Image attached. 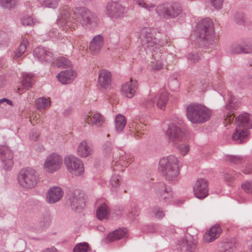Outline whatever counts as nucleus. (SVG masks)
<instances>
[{"instance_id":"1","label":"nucleus","mask_w":252,"mask_h":252,"mask_svg":"<svg viewBox=\"0 0 252 252\" xmlns=\"http://www.w3.org/2000/svg\"><path fill=\"white\" fill-rule=\"evenodd\" d=\"M58 20L64 24L66 28L73 31L77 27L78 22L82 26H95L98 18L85 7H75L74 9H71L65 5L60 8Z\"/></svg>"},{"instance_id":"2","label":"nucleus","mask_w":252,"mask_h":252,"mask_svg":"<svg viewBox=\"0 0 252 252\" xmlns=\"http://www.w3.org/2000/svg\"><path fill=\"white\" fill-rule=\"evenodd\" d=\"M212 111L204 105L191 103L186 107V116L193 124H200L208 121L211 118Z\"/></svg>"},{"instance_id":"3","label":"nucleus","mask_w":252,"mask_h":252,"mask_svg":"<svg viewBox=\"0 0 252 252\" xmlns=\"http://www.w3.org/2000/svg\"><path fill=\"white\" fill-rule=\"evenodd\" d=\"M158 169L168 181H177L179 175L178 158L173 155L162 158L159 161Z\"/></svg>"},{"instance_id":"4","label":"nucleus","mask_w":252,"mask_h":252,"mask_svg":"<svg viewBox=\"0 0 252 252\" xmlns=\"http://www.w3.org/2000/svg\"><path fill=\"white\" fill-rule=\"evenodd\" d=\"M196 35L204 42V46L212 49L217 42L214 35L212 21L209 18L201 20L197 26Z\"/></svg>"},{"instance_id":"5","label":"nucleus","mask_w":252,"mask_h":252,"mask_svg":"<svg viewBox=\"0 0 252 252\" xmlns=\"http://www.w3.org/2000/svg\"><path fill=\"white\" fill-rule=\"evenodd\" d=\"M18 179L21 187L29 189L34 188L38 182L36 171L31 168L21 170L19 173Z\"/></svg>"},{"instance_id":"6","label":"nucleus","mask_w":252,"mask_h":252,"mask_svg":"<svg viewBox=\"0 0 252 252\" xmlns=\"http://www.w3.org/2000/svg\"><path fill=\"white\" fill-rule=\"evenodd\" d=\"M169 142L172 144L182 142L186 138V131L181 123L172 122L168 126L166 131Z\"/></svg>"},{"instance_id":"7","label":"nucleus","mask_w":252,"mask_h":252,"mask_svg":"<svg viewBox=\"0 0 252 252\" xmlns=\"http://www.w3.org/2000/svg\"><path fill=\"white\" fill-rule=\"evenodd\" d=\"M64 164L67 170L73 175L80 176L85 171L83 161L74 155H68L64 158Z\"/></svg>"},{"instance_id":"8","label":"nucleus","mask_w":252,"mask_h":252,"mask_svg":"<svg viewBox=\"0 0 252 252\" xmlns=\"http://www.w3.org/2000/svg\"><path fill=\"white\" fill-rule=\"evenodd\" d=\"M63 163L62 157L59 154L54 153L49 155L45 159L43 168L47 173H53L59 170Z\"/></svg>"},{"instance_id":"9","label":"nucleus","mask_w":252,"mask_h":252,"mask_svg":"<svg viewBox=\"0 0 252 252\" xmlns=\"http://www.w3.org/2000/svg\"><path fill=\"white\" fill-rule=\"evenodd\" d=\"M155 32L150 28H144L141 30L140 37L142 44L145 47H154L152 49L154 52H157L158 45L157 40L155 37Z\"/></svg>"},{"instance_id":"10","label":"nucleus","mask_w":252,"mask_h":252,"mask_svg":"<svg viewBox=\"0 0 252 252\" xmlns=\"http://www.w3.org/2000/svg\"><path fill=\"white\" fill-rule=\"evenodd\" d=\"M106 14L112 18L122 17L126 12V9L121 4L116 1L108 2L106 5Z\"/></svg>"},{"instance_id":"11","label":"nucleus","mask_w":252,"mask_h":252,"mask_svg":"<svg viewBox=\"0 0 252 252\" xmlns=\"http://www.w3.org/2000/svg\"><path fill=\"white\" fill-rule=\"evenodd\" d=\"M194 195L199 199L206 198L209 194L208 181L204 179H199L196 181L193 189Z\"/></svg>"},{"instance_id":"12","label":"nucleus","mask_w":252,"mask_h":252,"mask_svg":"<svg viewBox=\"0 0 252 252\" xmlns=\"http://www.w3.org/2000/svg\"><path fill=\"white\" fill-rule=\"evenodd\" d=\"M69 200L72 209L75 211H79L85 205L84 194L79 190H75L71 192Z\"/></svg>"},{"instance_id":"13","label":"nucleus","mask_w":252,"mask_h":252,"mask_svg":"<svg viewBox=\"0 0 252 252\" xmlns=\"http://www.w3.org/2000/svg\"><path fill=\"white\" fill-rule=\"evenodd\" d=\"M0 159L5 170H9L12 166L13 154L7 146H0Z\"/></svg>"},{"instance_id":"14","label":"nucleus","mask_w":252,"mask_h":252,"mask_svg":"<svg viewBox=\"0 0 252 252\" xmlns=\"http://www.w3.org/2000/svg\"><path fill=\"white\" fill-rule=\"evenodd\" d=\"M76 154L81 158H86L91 157L94 153L93 146L87 140H84L80 142L76 148Z\"/></svg>"},{"instance_id":"15","label":"nucleus","mask_w":252,"mask_h":252,"mask_svg":"<svg viewBox=\"0 0 252 252\" xmlns=\"http://www.w3.org/2000/svg\"><path fill=\"white\" fill-rule=\"evenodd\" d=\"M137 89V82L130 80L122 85L121 91L123 95L130 98L134 96Z\"/></svg>"},{"instance_id":"16","label":"nucleus","mask_w":252,"mask_h":252,"mask_svg":"<svg viewBox=\"0 0 252 252\" xmlns=\"http://www.w3.org/2000/svg\"><path fill=\"white\" fill-rule=\"evenodd\" d=\"M222 232V229L220 225L216 224L211 227L205 233L203 240L206 243H211L217 239Z\"/></svg>"},{"instance_id":"17","label":"nucleus","mask_w":252,"mask_h":252,"mask_svg":"<svg viewBox=\"0 0 252 252\" xmlns=\"http://www.w3.org/2000/svg\"><path fill=\"white\" fill-rule=\"evenodd\" d=\"M111 73L108 70L106 69L100 70L98 79L99 86L105 89L110 88L111 85Z\"/></svg>"},{"instance_id":"18","label":"nucleus","mask_w":252,"mask_h":252,"mask_svg":"<svg viewBox=\"0 0 252 252\" xmlns=\"http://www.w3.org/2000/svg\"><path fill=\"white\" fill-rule=\"evenodd\" d=\"M104 117L100 113H95L93 116L87 115L84 117L86 124H90L92 126L97 127H101L105 122Z\"/></svg>"},{"instance_id":"19","label":"nucleus","mask_w":252,"mask_h":252,"mask_svg":"<svg viewBox=\"0 0 252 252\" xmlns=\"http://www.w3.org/2000/svg\"><path fill=\"white\" fill-rule=\"evenodd\" d=\"M63 195V191L59 187H53L48 191L46 200L49 203H55L61 199Z\"/></svg>"},{"instance_id":"20","label":"nucleus","mask_w":252,"mask_h":252,"mask_svg":"<svg viewBox=\"0 0 252 252\" xmlns=\"http://www.w3.org/2000/svg\"><path fill=\"white\" fill-rule=\"evenodd\" d=\"M76 76V73L72 70H63L60 72L57 78L63 84H69L72 82Z\"/></svg>"},{"instance_id":"21","label":"nucleus","mask_w":252,"mask_h":252,"mask_svg":"<svg viewBox=\"0 0 252 252\" xmlns=\"http://www.w3.org/2000/svg\"><path fill=\"white\" fill-rule=\"evenodd\" d=\"M33 55L41 62L51 61L52 53L46 51L44 48L38 47L33 51Z\"/></svg>"},{"instance_id":"22","label":"nucleus","mask_w":252,"mask_h":252,"mask_svg":"<svg viewBox=\"0 0 252 252\" xmlns=\"http://www.w3.org/2000/svg\"><path fill=\"white\" fill-rule=\"evenodd\" d=\"M156 193L160 200L166 201L172 197V193L163 183L159 184L157 188Z\"/></svg>"},{"instance_id":"23","label":"nucleus","mask_w":252,"mask_h":252,"mask_svg":"<svg viewBox=\"0 0 252 252\" xmlns=\"http://www.w3.org/2000/svg\"><path fill=\"white\" fill-rule=\"evenodd\" d=\"M104 44V38L102 35L98 34L94 36L91 41L89 49L94 53H97Z\"/></svg>"},{"instance_id":"24","label":"nucleus","mask_w":252,"mask_h":252,"mask_svg":"<svg viewBox=\"0 0 252 252\" xmlns=\"http://www.w3.org/2000/svg\"><path fill=\"white\" fill-rule=\"evenodd\" d=\"M179 245L186 250L192 252L196 248V241L193 236L188 234L186 236L185 239L179 241Z\"/></svg>"},{"instance_id":"25","label":"nucleus","mask_w":252,"mask_h":252,"mask_svg":"<svg viewBox=\"0 0 252 252\" xmlns=\"http://www.w3.org/2000/svg\"><path fill=\"white\" fill-rule=\"evenodd\" d=\"M237 126L242 127L246 129H250L252 127V120L250 115L247 113H244L240 115L236 119Z\"/></svg>"},{"instance_id":"26","label":"nucleus","mask_w":252,"mask_h":252,"mask_svg":"<svg viewBox=\"0 0 252 252\" xmlns=\"http://www.w3.org/2000/svg\"><path fill=\"white\" fill-rule=\"evenodd\" d=\"M99 202H97L98 206L96 210V217L99 220L107 219L110 214V209L106 203L102 202L99 204Z\"/></svg>"},{"instance_id":"27","label":"nucleus","mask_w":252,"mask_h":252,"mask_svg":"<svg viewBox=\"0 0 252 252\" xmlns=\"http://www.w3.org/2000/svg\"><path fill=\"white\" fill-rule=\"evenodd\" d=\"M233 103L232 98L228 100V103L227 104L224 108V120L226 122L231 123L234 118V115L233 110L234 109Z\"/></svg>"},{"instance_id":"28","label":"nucleus","mask_w":252,"mask_h":252,"mask_svg":"<svg viewBox=\"0 0 252 252\" xmlns=\"http://www.w3.org/2000/svg\"><path fill=\"white\" fill-rule=\"evenodd\" d=\"M248 129L237 126L234 132L232 134V138L234 141L241 143L248 135Z\"/></svg>"},{"instance_id":"29","label":"nucleus","mask_w":252,"mask_h":252,"mask_svg":"<svg viewBox=\"0 0 252 252\" xmlns=\"http://www.w3.org/2000/svg\"><path fill=\"white\" fill-rule=\"evenodd\" d=\"M29 45V41L26 38H23L17 49L14 52L13 59L16 60L20 58L26 51L27 46Z\"/></svg>"},{"instance_id":"30","label":"nucleus","mask_w":252,"mask_h":252,"mask_svg":"<svg viewBox=\"0 0 252 252\" xmlns=\"http://www.w3.org/2000/svg\"><path fill=\"white\" fill-rule=\"evenodd\" d=\"M33 75L29 73H23V79L22 80V84L23 88H18V93L19 94L23 93V89L28 90L29 88L32 87V78Z\"/></svg>"},{"instance_id":"31","label":"nucleus","mask_w":252,"mask_h":252,"mask_svg":"<svg viewBox=\"0 0 252 252\" xmlns=\"http://www.w3.org/2000/svg\"><path fill=\"white\" fill-rule=\"evenodd\" d=\"M127 230L126 229H119L109 233L106 240L108 242H113L119 240L126 236Z\"/></svg>"},{"instance_id":"32","label":"nucleus","mask_w":252,"mask_h":252,"mask_svg":"<svg viewBox=\"0 0 252 252\" xmlns=\"http://www.w3.org/2000/svg\"><path fill=\"white\" fill-rule=\"evenodd\" d=\"M160 53L153 54V61L152 62L151 67L154 71H158L163 68V58Z\"/></svg>"},{"instance_id":"33","label":"nucleus","mask_w":252,"mask_h":252,"mask_svg":"<svg viewBox=\"0 0 252 252\" xmlns=\"http://www.w3.org/2000/svg\"><path fill=\"white\" fill-rule=\"evenodd\" d=\"M133 160V157L130 153L122 152L120 154L119 159L117 161V163L122 167H126Z\"/></svg>"},{"instance_id":"34","label":"nucleus","mask_w":252,"mask_h":252,"mask_svg":"<svg viewBox=\"0 0 252 252\" xmlns=\"http://www.w3.org/2000/svg\"><path fill=\"white\" fill-rule=\"evenodd\" d=\"M184 141V140L182 142L172 144L176 147L178 152L182 156L187 155L190 151L189 145Z\"/></svg>"},{"instance_id":"35","label":"nucleus","mask_w":252,"mask_h":252,"mask_svg":"<svg viewBox=\"0 0 252 252\" xmlns=\"http://www.w3.org/2000/svg\"><path fill=\"white\" fill-rule=\"evenodd\" d=\"M126 121L125 117L121 114L116 116L115 120V129L117 132H122L126 125Z\"/></svg>"},{"instance_id":"36","label":"nucleus","mask_w":252,"mask_h":252,"mask_svg":"<svg viewBox=\"0 0 252 252\" xmlns=\"http://www.w3.org/2000/svg\"><path fill=\"white\" fill-rule=\"evenodd\" d=\"M168 94L166 92H163L157 96V106L162 110H164L166 104L168 100Z\"/></svg>"},{"instance_id":"37","label":"nucleus","mask_w":252,"mask_h":252,"mask_svg":"<svg viewBox=\"0 0 252 252\" xmlns=\"http://www.w3.org/2000/svg\"><path fill=\"white\" fill-rule=\"evenodd\" d=\"M35 104L37 109H44L50 105L51 101L48 98L41 97L35 100Z\"/></svg>"},{"instance_id":"38","label":"nucleus","mask_w":252,"mask_h":252,"mask_svg":"<svg viewBox=\"0 0 252 252\" xmlns=\"http://www.w3.org/2000/svg\"><path fill=\"white\" fill-rule=\"evenodd\" d=\"M55 64L58 67L61 68L70 67L71 66L70 61L66 57L63 56L58 57L55 61Z\"/></svg>"},{"instance_id":"39","label":"nucleus","mask_w":252,"mask_h":252,"mask_svg":"<svg viewBox=\"0 0 252 252\" xmlns=\"http://www.w3.org/2000/svg\"><path fill=\"white\" fill-rule=\"evenodd\" d=\"M182 8L179 3H174L169 7V18L178 16L182 12Z\"/></svg>"},{"instance_id":"40","label":"nucleus","mask_w":252,"mask_h":252,"mask_svg":"<svg viewBox=\"0 0 252 252\" xmlns=\"http://www.w3.org/2000/svg\"><path fill=\"white\" fill-rule=\"evenodd\" d=\"M158 14L163 18H169V7L167 4L162 3L159 5L156 9Z\"/></svg>"},{"instance_id":"41","label":"nucleus","mask_w":252,"mask_h":252,"mask_svg":"<svg viewBox=\"0 0 252 252\" xmlns=\"http://www.w3.org/2000/svg\"><path fill=\"white\" fill-rule=\"evenodd\" d=\"M38 1L42 6L51 8H56L59 2V0H38Z\"/></svg>"},{"instance_id":"42","label":"nucleus","mask_w":252,"mask_h":252,"mask_svg":"<svg viewBox=\"0 0 252 252\" xmlns=\"http://www.w3.org/2000/svg\"><path fill=\"white\" fill-rule=\"evenodd\" d=\"M120 177L119 175H113L110 181V185L111 189L113 190H116L120 185Z\"/></svg>"},{"instance_id":"43","label":"nucleus","mask_w":252,"mask_h":252,"mask_svg":"<svg viewBox=\"0 0 252 252\" xmlns=\"http://www.w3.org/2000/svg\"><path fill=\"white\" fill-rule=\"evenodd\" d=\"M88 251L89 245L86 242L77 244L73 249V252H88Z\"/></svg>"},{"instance_id":"44","label":"nucleus","mask_w":252,"mask_h":252,"mask_svg":"<svg viewBox=\"0 0 252 252\" xmlns=\"http://www.w3.org/2000/svg\"><path fill=\"white\" fill-rule=\"evenodd\" d=\"M152 213L155 218L158 220L162 219L165 216L164 211L158 206H155L152 209Z\"/></svg>"},{"instance_id":"45","label":"nucleus","mask_w":252,"mask_h":252,"mask_svg":"<svg viewBox=\"0 0 252 252\" xmlns=\"http://www.w3.org/2000/svg\"><path fill=\"white\" fill-rule=\"evenodd\" d=\"M225 160L233 163L238 164L241 163L243 159L240 156L227 155L225 156Z\"/></svg>"},{"instance_id":"46","label":"nucleus","mask_w":252,"mask_h":252,"mask_svg":"<svg viewBox=\"0 0 252 252\" xmlns=\"http://www.w3.org/2000/svg\"><path fill=\"white\" fill-rule=\"evenodd\" d=\"M187 58L191 63H196L198 62L201 59V56L196 52L190 53L188 54Z\"/></svg>"},{"instance_id":"47","label":"nucleus","mask_w":252,"mask_h":252,"mask_svg":"<svg viewBox=\"0 0 252 252\" xmlns=\"http://www.w3.org/2000/svg\"><path fill=\"white\" fill-rule=\"evenodd\" d=\"M137 3L139 6L144 8L149 11H150L155 7V5L154 4L152 3H147L144 0H138Z\"/></svg>"},{"instance_id":"48","label":"nucleus","mask_w":252,"mask_h":252,"mask_svg":"<svg viewBox=\"0 0 252 252\" xmlns=\"http://www.w3.org/2000/svg\"><path fill=\"white\" fill-rule=\"evenodd\" d=\"M245 48L243 44H237L233 45L230 49V53L232 54L244 53Z\"/></svg>"},{"instance_id":"49","label":"nucleus","mask_w":252,"mask_h":252,"mask_svg":"<svg viewBox=\"0 0 252 252\" xmlns=\"http://www.w3.org/2000/svg\"><path fill=\"white\" fill-rule=\"evenodd\" d=\"M9 39L6 33L0 31V46L7 47L8 45Z\"/></svg>"},{"instance_id":"50","label":"nucleus","mask_w":252,"mask_h":252,"mask_svg":"<svg viewBox=\"0 0 252 252\" xmlns=\"http://www.w3.org/2000/svg\"><path fill=\"white\" fill-rule=\"evenodd\" d=\"M17 0H0L1 6L7 8H10L14 6Z\"/></svg>"},{"instance_id":"51","label":"nucleus","mask_w":252,"mask_h":252,"mask_svg":"<svg viewBox=\"0 0 252 252\" xmlns=\"http://www.w3.org/2000/svg\"><path fill=\"white\" fill-rule=\"evenodd\" d=\"M22 23L24 26H32L35 25L36 21L29 16H26L22 19Z\"/></svg>"},{"instance_id":"52","label":"nucleus","mask_w":252,"mask_h":252,"mask_svg":"<svg viewBox=\"0 0 252 252\" xmlns=\"http://www.w3.org/2000/svg\"><path fill=\"white\" fill-rule=\"evenodd\" d=\"M102 151L105 156L110 154L112 151V144L109 142L104 143L102 146Z\"/></svg>"},{"instance_id":"53","label":"nucleus","mask_w":252,"mask_h":252,"mask_svg":"<svg viewBox=\"0 0 252 252\" xmlns=\"http://www.w3.org/2000/svg\"><path fill=\"white\" fill-rule=\"evenodd\" d=\"M243 46L245 48L244 53H252V39L245 41L243 44Z\"/></svg>"},{"instance_id":"54","label":"nucleus","mask_w":252,"mask_h":252,"mask_svg":"<svg viewBox=\"0 0 252 252\" xmlns=\"http://www.w3.org/2000/svg\"><path fill=\"white\" fill-rule=\"evenodd\" d=\"M242 189L247 193H252V182H246L241 185Z\"/></svg>"},{"instance_id":"55","label":"nucleus","mask_w":252,"mask_h":252,"mask_svg":"<svg viewBox=\"0 0 252 252\" xmlns=\"http://www.w3.org/2000/svg\"><path fill=\"white\" fill-rule=\"evenodd\" d=\"M212 6L216 9L222 8L223 0H211Z\"/></svg>"},{"instance_id":"56","label":"nucleus","mask_w":252,"mask_h":252,"mask_svg":"<svg viewBox=\"0 0 252 252\" xmlns=\"http://www.w3.org/2000/svg\"><path fill=\"white\" fill-rule=\"evenodd\" d=\"M243 172L245 174H249L252 173V164L248 163L243 169Z\"/></svg>"},{"instance_id":"57","label":"nucleus","mask_w":252,"mask_h":252,"mask_svg":"<svg viewBox=\"0 0 252 252\" xmlns=\"http://www.w3.org/2000/svg\"><path fill=\"white\" fill-rule=\"evenodd\" d=\"M50 224V220L48 218H45L40 221V225L42 227H46Z\"/></svg>"},{"instance_id":"58","label":"nucleus","mask_w":252,"mask_h":252,"mask_svg":"<svg viewBox=\"0 0 252 252\" xmlns=\"http://www.w3.org/2000/svg\"><path fill=\"white\" fill-rule=\"evenodd\" d=\"M5 103L9 105H10V106L13 105V103H12V101L9 99H8L5 98H3L0 99V105H2Z\"/></svg>"},{"instance_id":"59","label":"nucleus","mask_w":252,"mask_h":252,"mask_svg":"<svg viewBox=\"0 0 252 252\" xmlns=\"http://www.w3.org/2000/svg\"><path fill=\"white\" fill-rule=\"evenodd\" d=\"M155 99L154 98H150L148 100L146 101V106L147 107H151L154 106Z\"/></svg>"},{"instance_id":"60","label":"nucleus","mask_w":252,"mask_h":252,"mask_svg":"<svg viewBox=\"0 0 252 252\" xmlns=\"http://www.w3.org/2000/svg\"><path fill=\"white\" fill-rule=\"evenodd\" d=\"M40 115L38 114H35L34 116L32 115V117L30 118V121L31 123H37V120L39 119Z\"/></svg>"},{"instance_id":"61","label":"nucleus","mask_w":252,"mask_h":252,"mask_svg":"<svg viewBox=\"0 0 252 252\" xmlns=\"http://www.w3.org/2000/svg\"><path fill=\"white\" fill-rule=\"evenodd\" d=\"M38 136V135L36 132L32 131L30 134L29 137L31 140H34L36 139Z\"/></svg>"},{"instance_id":"62","label":"nucleus","mask_w":252,"mask_h":252,"mask_svg":"<svg viewBox=\"0 0 252 252\" xmlns=\"http://www.w3.org/2000/svg\"><path fill=\"white\" fill-rule=\"evenodd\" d=\"M42 252H58V251L55 247H51L44 249Z\"/></svg>"},{"instance_id":"63","label":"nucleus","mask_w":252,"mask_h":252,"mask_svg":"<svg viewBox=\"0 0 252 252\" xmlns=\"http://www.w3.org/2000/svg\"><path fill=\"white\" fill-rule=\"evenodd\" d=\"M34 96V94L33 92H30L28 93V96L27 97L28 99L29 100H32L33 99Z\"/></svg>"},{"instance_id":"64","label":"nucleus","mask_w":252,"mask_h":252,"mask_svg":"<svg viewBox=\"0 0 252 252\" xmlns=\"http://www.w3.org/2000/svg\"><path fill=\"white\" fill-rule=\"evenodd\" d=\"M138 215L137 212H132L128 214V216L129 218H132L134 216Z\"/></svg>"}]
</instances>
